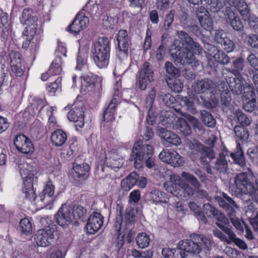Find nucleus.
Masks as SVG:
<instances>
[{"label": "nucleus", "instance_id": "obj_60", "mask_svg": "<svg viewBox=\"0 0 258 258\" xmlns=\"http://www.w3.org/2000/svg\"><path fill=\"white\" fill-rule=\"evenodd\" d=\"M197 146L198 149H202L204 155L210 159H214L215 157V154L213 149L208 147H203V145L201 144H198Z\"/></svg>", "mask_w": 258, "mask_h": 258}, {"label": "nucleus", "instance_id": "obj_37", "mask_svg": "<svg viewBox=\"0 0 258 258\" xmlns=\"http://www.w3.org/2000/svg\"><path fill=\"white\" fill-rule=\"evenodd\" d=\"M10 27L8 14L0 9V28L2 29L3 37L7 38Z\"/></svg>", "mask_w": 258, "mask_h": 258}, {"label": "nucleus", "instance_id": "obj_13", "mask_svg": "<svg viewBox=\"0 0 258 258\" xmlns=\"http://www.w3.org/2000/svg\"><path fill=\"white\" fill-rule=\"evenodd\" d=\"M222 196V197L215 196V200L220 207L226 210L230 220L236 218V212L239 208L238 205L226 194L223 192Z\"/></svg>", "mask_w": 258, "mask_h": 258}, {"label": "nucleus", "instance_id": "obj_50", "mask_svg": "<svg viewBox=\"0 0 258 258\" xmlns=\"http://www.w3.org/2000/svg\"><path fill=\"white\" fill-rule=\"evenodd\" d=\"M20 226L22 232L25 234L27 235L32 231L31 223L27 218H24L20 221Z\"/></svg>", "mask_w": 258, "mask_h": 258}, {"label": "nucleus", "instance_id": "obj_3", "mask_svg": "<svg viewBox=\"0 0 258 258\" xmlns=\"http://www.w3.org/2000/svg\"><path fill=\"white\" fill-rule=\"evenodd\" d=\"M153 153V147L152 145L138 140L134 144L130 159L134 162L136 168H141L144 162L148 168H151L155 165L154 159L152 158Z\"/></svg>", "mask_w": 258, "mask_h": 258}, {"label": "nucleus", "instance_id": "obj_55", "mask_svg": "<svg viewBox=\"0 0 258 258\" xmlns=\"http://www.w3.org/2000/svg\"><path fill=\"white\" fill-rule=\"evenodd\" d=\"M155 7L158 11L164 12L170 7V0H156Z\"/></svg>", "mask_w": 258, "mask_h": 258}, {"label": "nucleus", "instance_id": "obj_47", "mask_svg": "<svg viewBox=\"0 0 258 258\" xmlns=\"http://www.w3.org/2000/svg\"><path fill=\"white\" fill-rule=\"evenodd\" d=\"M181 177L186 181L190 183L195 187V189L200 187L201 184L200 182L197 178L192 174L184 171L181 173Z\"/></svg>", "mask_w": 258, "mask_h": 258}, {"label": "nucleus", "instance_id": "obj_61", "mask_svg": "<svg viewBox=\"0 0 258 258\" xmlns=\"http://www.w3.org/2000/svg\"><path fill=\"white\" fill-rule=\"evenodd\" d=\"M213 216L219 221L218 223L224 225H227L229 224L228 219L223 213L219 211L217 209L216 210V212H214Z\"/></svg>", "mask_w": 258, "mask_h": 258}, {"label": "nucleus", "instance_id": "obj_43", "mask_svg": "<svg viewBox=\"0 0 258 258\" xmlns=\"http://www.w3.org/2000/svg\"><path fill=\"white\" fill-rule=\"evenodd\" d=\"M88 55L87 53L82 50H79L77 58V65L76 69L77 70H82L87 68V59Z\"/></svg>", "mask_w": 258, "mask_h": 258}, {"label": "nucleus", "instance_id": "obj_30", "mask_svg": "<svg viewBox=\"0 0 258 258\" xmlns=\"http://www.w3.org/2000/svg\"><path fill=\"white\" fill-rule=\"evenodd\" d=\"M196 13L201 26L204 29L210 31L213 28V21L210 17L208 11L204 7H201L198 9Z\"/></svg>", "mask_w": 258, "mask_h": 258}, {"label": "nucleus", "instance_id": "obj_23", "mask_svg": "<svg viewBox=\"0 0 258 258\" xmlns=\"http://www.w3.org/2000/svg\"><path fill=\"white\" fill-rule=\"evenodd\" d=\"M103 220L100 213L94 212L90 216L86 226L87 232L92 234L98 231L102 226Z\"/></svg>", "mask_w": 258, "mask_h": 258}, {"label": "nucleus", "instance_id": "obj_41", "mask_svg": "<svg viewBox=\"0 0 258 258\" xmlns=\"http://www.w3.org/2000/svg\"><path fill=\"white\" fill-rule=\"evenodd\" d=\"M230 156L233 161L240 166L245 165V160L243 153L239 143H237L236 151L235 153H231Z\"/></svg>", "mask_w": 258, "mask_h": 258}, {"label": "nucleus", "instance_id": "obj_15", "mask_svg": "<svg viewBox=\"0 0 258 258\" xmlns=\"http://www.w3.org/2000/svg\"><path fill=\"white\" fill-rule=\"evenodd\" d=\"M159 157L163 162L174 167L181 166L184 163L183 157L174 150L164 149L159 154Z\"/></svg>", "mask_w": 258, "mask_h": 258}, {"label": "nucleus", "instance_id": "obj_40", "mask_svg": "<svg viewBox=\"0 0 258 258\" xmlns=\"http://www.w3.org/2000/svg\"><path fill=\"white\" fill-rule=\"evenodd\" d=\"M120 79L119 78L118 80H116L114 86V98L111 100L108 104L106 109L115 112V108L118 103V99L115 97H119L120 94L121 83L120 82Z\"/></svg>", "mask_w": 258, "mask_h": 258}, {"label": "nucleus", "instance_id": "obj_9", "mask_svg": "<svg viewBox=\"0 0 258 258\" xmlns=\"http://www.w3.org/2000/svg\"><path fill=\"white\" fill-rule=\"evenodd\" d=\"M110 41L106 37H99L93 47V58L99 68L107 66L109 63Z\"/></svg>", "mask_w": 258, "mask_h": 258}, {"label": "nucleus", "instance_id": "obj_5", "mask_svg": "<svg viewBox=\"0 0 258 258\" xmlns=\"http://www.w3.org/2000/svg\"><path fill=\"white\" fill-rule=\"evenodd\" d=\"M32 14L31 10L24 9L21 19V23L27 26L23 32V35L26 37V41L23 44L24 47H27L33 38H35L36 39L40 38L42 33L40 26L37 24V17L33 16Z\"/></svg>", "mask_w": 258, "mask_h": 258}, {"label": "nucleus", "instance_id": "obj_33", "mask_svg": "<svg viewBox=\"0 0 258 258\" xmlns=\"http://www.w3.org/2000/svg\"><path fill=\"white\" fill-rule=\"evenodd\" d=\"M229 161L228 152L224 151L217 157L214 168L220 172H225L228 169V161Z\"/></svg>", "mask_w": 258, "mask_h": 258}, {"label": "nucleus", "instance_id": "obj_52", "mask_svg": "<svg viewBox=\"0 0 258 258\" xmlns=\"http://www.w3.org/2000/svg\"><path fill=\"white\" fill-rule=\"evenodd\" d=\"M137 220L135 210L133 208H127L125 211L124 222L126 224L134 223Z\"/></svg>", "mask_w": 258, "mask_h": 258}, {"label": "nucleus", "instance_id": "obj_25", "mask_svg": "<svg viewBox=\"0 0 258 258\" xmlns=\"http://www.w3.org/2000/svg\"><path fill=\"white\" fill-rule=\"evenodd\" d=\"M10 65L12 71L17 76H21L24 73L25 67L22 65L21 55L15 50H12L9 53Z\"/></svg>", "mask_w": 258, "mask_h": 258}, {"label": "nucleus", "instance_id": "obj_54", "mask_svg": "<svg viewBox=\"0 0 258 258\" xmlns=\"http://www.w3.org/2000/svg\"><path fill=\"white\" fill-rule=\"evenodd\" d=\"M175 12L174 10H170L169 12L166 14L163 24V28L165 30H167L172 24Z\"/></svg>", "mask_w": 258, "mask_h": 258}, {"label": "nucleus", "instance_id": "obj_12", "mask_svg": "<svg viewBox=\"0 0 258 258\" xmlns=\"http://www.w3.org/2000/svg\"><path fill=\"white\" fill-rule=\"evenodd\" d=\"M55 186L51 181H48L44 185L43 189L37 198L38 202L43 203L40 205L41 208L47 207L51 209L53 203L55 200L54 195Z\"/></svg>", "mask_w": 258, "mask_h": 258}, {"label": "nucleus", "instance_id": "obj_36", "mask_svg": "<svg viewBox=\"0 0 258 258\" xmlns=\"http://www.w3.org/2000/svg\"><path fill=\"white\" fill-rule=\"evenodd\" d=\"M229 87L232 93L235 95H239L242 93L244 84L241 77L232 78L229 79Z\"/></svg>", "mask_w": 258, "mask_h": 258}, {"label": "nucleus", "instance_id": "obj_59", "mask_svg": "<svg viewBox=\"0 0 258 258\" xmlns=\"http://www.w3.org/2000/svg\"><path fill=\"white\" fill-rule=\"evenodd\" d=\"M247 154L254 164H258V148L257 147L249 148Z\"/></svg>", "mask_w": 258, "mask_h": 258}, {"label": "nucleus", "instance_id": "obj_58", "mask_svg": "<svg viewBox=\"0 0 258 258\" xmlns=\"http://www.w3.org/2000/svg\"><path fill=\"white\" fill-rule=\"evenodd\" d=\"M61 79L60 77H58L57 79L53 82H52L47 87V91L51 94L53 95L57 89H59L61 85Z\"/></svg>", "mask_w": 258, "mask_h": 258}, {"label": "nucleus", "instance_id": "obj_18", "mask_svg": "<svg viewBox=\"0 0 258 258\" xmlns=\"http://www.w3.org/2000/svg\"><path fill=\"white\" fill-rule=\"evenodd\" d=\"M194 91L197 94L205 93L207 91L210 92L211 99L217 93V86L213 81L208 78L198 80L192 85Z\"/></svg>", "mask_w": 258, "mask_h": 258}, {"label": "nucleus", "instance_id": "obj_6", "mask_svg": "<svg viewBox=\"0 0 258 258\" xmlns=\"http://www.w3.org/2000/svg\"><path fill=\"white\" fill-rule=\"evenodd\" d=\"M251 177L249 174L239 173L235 177V184L239 192L248 196V200L258 204V181L256 180L255 186Z\"/></svg>", "mask_w": 258, "mask_h": 258}, {"label": "nucleus", "instance_id": "obj_63", "mask_svg": "<svg viewBox=\"0 0 258 258\" xmlns=\"http://www.w3.org/2000/svg\"><path fill=\"white\" fill-rule=\"evenodd\" d=\"M247 61L251 67L258 71V58L255 54L251 53L247 58Z\"/></svg>", "mask_w": 258, "mask_h": 258}, {"label": "nucleus", "instance_id": "obj_16", "mask_svg": "<svg viewBox=\"0 0 258 258\" xmlns=\"http://www.w3.org/2000/svg\"><path fill=\"white\" fill-rule=\"evenodd\" d=\"M54 228L47 226L45 228L38 230L34 237L38 246L46 247L52 243L54 239Z\"/></svg>", "mask_w": 258, "mask_h": 258}, {"label": "nucleus", "instance_id": "obj_62", "mask_svg": "<svg viewBox=\"0 0 258 258\" xmlns=\"http://www.w3.org/2000/svg\"><path fill=\"white\" fill-rule=\"evenodd\" d=\"M165 68L167 73L172 76H175L178 74V70L169 61L166 62Z\"/></svg>", "mask_w": 258, "mask_h": 258}, {"label": "nucleus", "instance_id": "obj_22", "mask_svg": "<svg viewBox=\"0 0 258 258\" xmlns=\"http://www.w3.org/2000/svg\"><path fill=\"white\" fill-rule=\"evenodd\" d=\"M219 95L222 104L225 106H228L231 101V98L227 86L225 83H221L217 85V93L211 98L215 105L218 103Z\"/></svg>", "mask_w": 258, "mask_h": 258}, {"label": "nucleus", "instance_id": "obj_4", "mask_svg": "<svg viewBox=\"0 0 258 258\" xmlns=\"http://www.w3.org/2000/svg\"><path fill=\"white\" fill-rule=\"evenodd\" d=\"M86 212V210L81 206L66 203L58 209L55 220L60 226L66 228L71 222L76 223L83 219Z\"/></svg>", "mask_w": 258, "mask_h": 258}, {"label": "nucleus", "instance_id": "obj_10", "mask_svg": "<svg viewBox=\"0 0 258 258\" xmlns=\"http://www.w3.org/2000/svg\"><path fill=\"white\" fill-rule=\"evenodd\" d=\"M154 70L152 65L144 62L136 78V86L141 90H145L149 83L154 81Z\"/></svg>", "mask_w": 258, "mask_h": 258}, {"label": "nucleus", "instance_id": "obj_45", "mask_svg": "<svg viewBox=\"0 0 258 258\" xmlns=\"http://www.w3.org/2000/svg\"><path fill=\"white\" fill-rule=\"evenodd\" d=\"M136 242L139 247L141 248L147 247L149 245L150 242V236L146 233L141 232L137 236Z\"/></svg>", "mask_w": 258, "mask_h": 258}, {"label": "nucleus", "instance_id": "obj_49", "mask_svg": "<svg viewBox=\"0 0 258 258\" xmlns=\"http://www.w3.org/2000/svg\"><path fill=\"white\" fill-rule=\"evenodd\" d=\"M234 114L241 125L248 126L250 124L251 120L239 109L236 110Z\"/></svg>", "mask_w": 258, "mask_h": 258}, {"label": "nucleus", "instance_id": "obj_39", "mask_svg": "<svg viewBox=\"0 0 258 258\" xmlns=\"http://www.w3.org/2000/svg\"><path fill=\"white\" fill-rule=\"evenodd\" d=\"M67 139V134L61 130H57L52 133L51 141L52 144L57 147L62 146Z\"/></svg>", "mask_w": 258, "mask_h": 258}, {"label": "nucleus", "instance_id": "obj_53", "mask_svg": "<svg viewBox=\"0 0 258 258\" xmlns=\"http://www.w3.org/2000/svg\"><path fill=\"white\" fill-rule=\"evenodd\" d=\"M178 250V247L177 249L165 247L162 249V254L163 256L167 258H178V254H179Z\"/></svg>", "mask_w": 258, "mask_h": 258}, {"label": "nucleus", "instance_id": "obj_51", "mask_svg": "<svg viewBox=\"0 0 258 258\" xmlns=\"http://www.w3.org/2000/svg\"><path fill=\"white\" fill-rule=\"evenodd\" d=\"M123 211V207L117 204L116 207V223L115 227L119 230L121 227L123 223L122 213Z\"/></svg>", "mask_w": 258, "mask_h": 258}, {"label": "nucleus", "instance_id": "obj_24", "mask_svg": "<svg viewBox=\"0 0 258 258\" xmlns=\"http://www.w3.org/2000/svg\"><path fill=\"white\" fill-rule=\"evenodd\" d=\"M14 144L20 152L24 154L31 153L34 148L31 141L24 135L16 136L14 140Z\"/></svg>", "mask_w": 258, "mask_h": 258}, {"label": "nucleus", "instance_id": "obj_17", "mask_svg": "<svg viewBox=\"0 0 258 258\" xmlns=\"http://www.w3.org/2000/svg\"><path fill=\"white\" fill-rule=\"evenodd\" d=\"M82 103L76 102L72 106L71 109L68 113V119L75 123L76 130L79 131L78 127H82L84 125V115L82 108Z\"/></svg>", "mask_w": 258, "mask_h": 258}, {"label": "nucleus", "instance_id": "obj_56", "mask_svg": "<svg viewBox=\"0 0 258 258\" xmlns=\"http://www.w3.org/2000/svg\"><path fill=\"white\" fill-rule=\"evenodd\" d=\"M244 96L247 99H255V93L253 91V88L250 85L246 83L244 84L243 89Z\"/></svg>", "mask_w": 258, "mask_h": 258}, {"label": "nucleus", "instance_id": "obj_27", "mask_svg": "<svg viewBox=\"0 0 258 258\" xmlns=\"http://www.w3.org/2000/svg\"><path fill=\"white\" fill-rule=\"evenodd\" d=\"M201 100H200L198 96L195 95L191 96H179L178 100L180 104L187 110L192 112L195 110L194 105L196 103L199 104L205 105L207 101L202 96H200Z\"/></svg>", "mask_w": 258, "mask_h": 258}, {"label": "nucleus", "instance_id": "obj_28", "mask_svg": "<svg viewBox=\"0 0 258 258\" xmlns=\"http://www.w3.org/2000/svg\"><path fill=\"white\" fill-rule=\"evenodd\" d=\"M74 174L75 179L83 181L86 179L89 175L90 166L86 163H80L79 159L75 160L73 164Z\"/></svg>", "mask_w": 258, "mask_h": 258}, {"label": "nucleus", "instance_id": "obj_2", "mask_svg": "<svg viewBox=\"0 0 258 258\" xmlns=\"http://www.w3.org/2000/svg\"><path fill=\"white\" fill-rule=\"evenodd\" d=\"M190 240L179 241L178 244L181 257L185 258L189 255L199 254L201 251L209 250L212 246L210 237L194 233L191 235Z\"/></svg>", "mask_w": 258, "mask_h": 258}, {"label": "nucleus", "instance_id": "obj_48", "mask_svg": "<svg viewBox=\"0 0 258 258\" xmlns=\"http://www.w3.org/2000/svg\"><path fill=\"white\" fill-rule=\"evenodd\" d=\"M202 119L204 123L209 127H213L216 121L212 115L208 112L203 110L201 111Z\"/></svg>", "mask_w": 258, "mask_h": 258}, {"label": "nucleus", "instance_id": "obj_32", "mask_svg": "<svg viewBox=\"0 0 258 258\" xmlns=\"http://www.w3.org/2000/svg\"><path fill=\"white\" fill-rule=\"evenodd\" d=\"M227 22L230 23L232 28L236 31H240L243 26L239 17L230 7H227L225 11Z\"/></svg>", "mask_w": 258, "mask_h": 258}, {"label": "nucleus", "instance_id": "obj_21", "mask_svg": "<svg viewBox=\"0 0 258 258\" xmlns=\"http://www.w3.org/2000/svg\"><path fill=\"white\" fill-rule=\"evenodd\" d=\"M88 23V18L82 13H79L72 23L66 28V30L72 34H77L86 28Z\"/></svg>", "mask_w": 258, "mask_h": 258}, {"label": "nucleus", "instance_id": "obj_11", "mask_svg": "<svg viewBox=\"0 0 258 258\" xmlns=\"http://www.w3.org/2000/svg\"><path fill=\"white\" fill-rule=\"evenodd\" d=\"M204 46L207 50L206 57L211 66L214 65L215 62L223 64H226L229 62V56L223 51L209 43L205 44Z\"/></svg>", "mask_w": 258, "mask_h": 258}, {"label": "nucleus", "instance_id": "obj_20", "mask_svg": "<svg viewBox=\"0 0 258 258\" xmlns=\"http://www.w3.org/2000/svg\"><path fill=\"white\" fill-rule=\"evenodd\" d=\"M217 226L222 231L218 229L213 230V234L215 237L219 238L222 241L230 244L236 237V234L231 228L222 225L220 223H216Z\"/></svg>", "mask_w": 258, "mask_h": 258}, {"label": "nucleus", "instance_id": "obj_7", "mask_svg": "<svg viewBox=\"0 0 258 258\" xmlns=\"http://www.w3.org/2000/svg\"><path fill=\"white\" fill-rule=\"evenodd\" d=\"M17 168L23 179V194L26 199L33 202L36 198L33 189V168L27 163L24 162H18Z\"/></svg>", "mask_w": 258, "mask_h": 258}, {"label": "nucleus", "instance_id": "obj_35", "mask_svg": "<svg viewBox=\"0 0 258 258\" xmlns=\"http://www.w3.org/2000/svg\"><path fill=\"white\" fill-rule=\"evenodd\" d=\"M160 136L167 142L172 145L178 146L181 143V139L178 135L165 129H162Z\"/></svg>", "mask_w": 258, "mask_h": 258}, {"label": "nucleus", "instance_id": "obj_29", "mask_svg": "<svg viewBox=\"0 0 258 258\" xmlns=\"http://www.w3.org/2000/svg\"><path fill=\"white\" fill-rule=\"evenodd\" d=\"M104 164L112 169L119 168L124 163V159L115 151H110L105 154Z\"/></svg>", "mask_w": 258, "mask_h": 258}, {"label": "nucleus", "instance_id": "obj_57", "mask_svg": "<svg viewBox=\"0 0 258 258\" xmlns=\"http://www.w3.org/2000/svg\"><path fill=\"white\" fill-rule=\"evenodd\" d=\"M168 84L171 90L176 93L180 92L183 87V83L178 79H175L172 83H168Z\"/></svg>", "mask_w": 258, "mask_h": 258}, {"label": "nucleus", "instance_id": "obj_64", "mask_svg": "<svg viewBox=\"0 0 258 258\" xmlns=\"http://www.w3.org/2000/svg\"><path fill=\"white\" fill-rule=\"evenodd\" d=\"M247 44L254 48H258V36L251 34L247 37Z\"/></svg>", "mask_w": 258, "mask_h": 258}, {"label": "nucleus", "instance_id": "obj_19", "mask_svg": "<svg viewBox=\"0 0 258 258\" xmlns=\"http://www.w3.org/2000/svg\"><path fill=\"white\" fill-rule=\"evenodd\" d=\"M116 39L118 47L117 50V55L120 60H124L128 56L129 39L127 31L124 30H119Z\"/></svg>", "mask_w": 258, "mask_h": 258}, {"label": "nucleus", "instance_id": "obj_34", "mask_svg": "<svg viewBox=\"0 0 258 258\" xmlns=\"http://www.w3.org/2000/svg\"><path fill=\"white\" fill-rule=\"evenodd\" d=\"M147 200L154 204L166 203L168 198L167 196L162 191L154 190L146 195Z\"/></svg>", "mask_w": 258, "mask_h": 258}, {"label": "nucleus", "instance_id": "obj_38", "mask_svg": "<svg viewBox=\"0 0 258 258\" xmlns=\"http://www.w3.org/2000/svg\"><path fill=\"white\" fill-rule=\"evenodd\" d=\"M138 174L135 172H131L121 182V187L124 191H128L132 188L137 182Z\"/></svg>", "mask_w": 258, "mask_h": 258}, {"label": "nucleus", "instance_id": "obj_44", "mask_svg": "<svg viewBox=\"0 0 258 258\" xmlns=\"http://www.w3.org/2000/svg\"><path fill=\"white\" fill-rule=\"evenodd\" d=\"M177 128L184 136H188L191 133V128L185 118H178L176 122Z\"/></svg>", "mask_w": 258, "mask_h": 258}, {"label": "nucleus", "instance_id": "obj_8", "mask_svg": "<svg viewBox=\"0 0 258 258\" xmlns=\"http://www.w3.org/2000/svg\"><path fill=\"white\" fill-rule=\"evenodd\" d=\"M164 187L168 192L180 198L188 197L194 193V189L188 183L174 174L164 183Z\"/></svg>", "mask_w": 258, "mask_h": 258}, {"label": "nucleus", "instance_id": "obj_1", "mask_svg": "<svg viewBox=\"0 0 258 258\" xmlns=\"http://www.w3.org/2000/svg\"><path fill=\"white\" fill-rule=\"evenodd\" d=\"M176 35L182 42L178 39L173 41L170 49L171 56L177 63L188 64L192 68L199 66V61L192 51L196 54H201L203 51L202 48L185 32L178 31Z\"/></svg>", "mask_w": 258, "mask_h": 258}, {"label": "nucleus", "instance_id": "obj_42", "mask_svg": "<svg viewBox=\"0 0 258 258\" xmlns=\"http://www.w3.org/2000/svg\"><path fill=\"white\" fill-rule=\"evenodd\" d=\"M62 60L61 58L56 57L53 60L48 70V73L52 76L58 75L62 72Z\"/></svg>", "mask_w": 258, "mask_h": 258}, {"label": "nucleus", "instance_id": "obj_14", "mask_svg": "<svg viewBox=\"0 0 258 258\" xmlns=\"http://www.w3.org/2000/svg\"><path fill=\"white\" fill-rule=\"evenodd\" d=\"M81 90L84 92L99 91L101 87L100 78L89 72L81 77Z\"/></svg>", "mask_w": 258, "mask_h": 258}, {"label": "nucleus", "instance_id": "obj_46", "mask_svg": "<svg viewBox=\"0 0 258 258\" xmlns=\"http://www.w3.org/2000/svg\"><path fill=\"white\" fill-rule=\"evenodd\" d=\"M234 8L237 9L244 20L249 18L250 10L246 3L240 1Z\"/></svg>", "mask_w": 258, "mask_h": 258}, {"label": "nucleus", "instance_id": "obj_31", "mask_svg": "<svg viewBox=\"0 0 258 258\" xmlns=\"http://www.w3.org/2000/svg\"><path fill=\"white\" fill-rule=\"evenodd\" d=\"M156 91L154 87L151 88L145 100L144 107L148 110L147 121L149 124H153L155 116L152 111V108L156 97Z\"/></svg>", "mask_w": 258, "mask_h": 258}, {"label": "nucleus", "instance_id": "obj_26", "mask_svg": "<svg viewBox=\"0 0 258 258\" xmlns=\"http://www.w3.org/2000/svg\"><path fill=\"white\" fill-rule=\"evenodd\" d=\"M215 40L221 44L223 49L228 53L233 51L235 48L234 42L228 38L226 34L222 30L216 31Z\"/></svg>", "mask_w": 258, "mask_h": 258}]
</instances>
